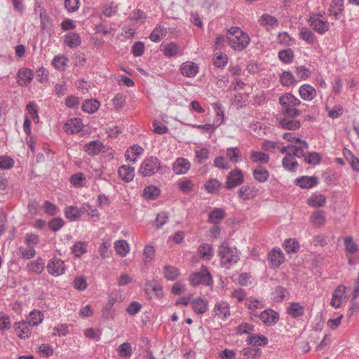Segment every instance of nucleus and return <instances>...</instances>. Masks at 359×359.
<instances>
[{
  "instance_id": "26",
  "label": "nucleus",
  "mask_w": 359,
  "mask_h": 359,
  "mask_svg": "<svg viewBox=\"0 0 359 359\" xmlns=\"http://www.w3.org/2000/svg\"><path fill=\"white\" fill-rule=\"evenodd\" d=\"M119 177L126 182L133 181L135 177L134 168L133 167L123 165L118 170Z\"/></svg>"
},
{
  "instance_id": "56",
  "label": "nucleus",
  "mask_w": 359,
  "mask_h": 359,
  "mask_svg": "<svg viewBox=\"0 0 359 359\" xmlns=\"http://www.w3.org/2000/svg\"><path fill=\"white\" fill-rule=\"evenodd\" d=\"M114 248L118 255L121 257L126 256L129 252V245L126 241H117L114 243Z\"/></svg>"
},
{
  "instance_id": "24",
  "label": "nucleus",
  "mask_w": 359,
  "mask_h": 359,
  "mask_svg": "<svg viewBox=\"0 0 359 359\" xmlns=\"http://www.w3.org/2000/svg\"><path fill=\"white\" fill-rule=\"evenodd\" d=\"M64 43L71 48H76L81 43V36L78 33L69 32L64 36Z\"/></svg>"
},
{
  "instance_id": "57",
  "label": "nucleus",
  "mask_w": 359,
  "mask_h": 359,
  "mask_svg": "<svg viewBox=\"0 0 359 359\" xmlns=\"http://www.w3.org/2000/svg\"><path fill=\"white\" fill-rule=\"evenodd\" d=\"M299 38L305 41L308 44H312L316 40L314 34L306 27H302L299 32Z\"/></svg>"
},
{
  "instance_id": "64",
  "label": "nucleus",
  "mask_w": 359,
  "mask_h": 359,
  "mask_svg": "<svg viewBox=\"0 0 359 359\" xmlns=\"http://www.w3.org/2000/svg\"><path fill=\"white\" fill-rule=\"evenodd\" d=\"M39 236L36 233H27L25 236V243L27 247L34 248L39 243Z\"/></svg>"
},
{
  "instance_id": "2",
  "label": "nucleus",
  "mask_w": 359,
  "mask_h": 359,
  "mask_svg": "<svg viewBox=\"0 0 359 359\" xmlns=\"http://www.w3.org/2000/svg\"><path fill=\"white\" fill-rule=\"evenodd\" d=\"M218 255L220 257L221 266L227 269L240 259L237 249L229 246L226 242H223L219 247Z\"/></svg>"
},
{
  "instance_id": "63",
  "label": "nucleus",
  "mask_w": 359,
  "mask_h": 359,
  "mask_svg": "<svg viewBox=\"0 0 359 359\" xmlns=\"http://www.w3.org/2000/svg\"><path fill=\"white\" fill-rule=\"evenodd\" d=\"M345 250L351 254H354L358 251V245L353 241V237L346 236L344 239Z\"/></svg>"
},
{
  "instance_id": "16",
  "label": "nucleus",
  "mask_w": 359,
  "mask_h": 359,
  "mask_svg": "<svg viewBox=\"0 0 359 359\" xmlns=\"http://www.w3.org/2000/svg\"><path fill=\"white\" fill-rule=\"evenodd\" d=\"M190 168V162L182 157L177 158L172 164V170L176 175L185 174L189 171Z\"/></svg>"
},
{
  "instance_id": "29",
  "label": "nucleus",
  "mask_w": 359,
  "mask_h": 359,
  "mask_svg": "<svg viewBox=\"0 0 359 359\" xmlns=\"http://www.w3.org/2000/svg\"><path fill=\"white\" fill-rule=\"evenodd\" d=\"M225 216L226 213L224 210L220 208H215L209 213L208 221L210 223L218 224L222 221Z\"/></svg>"
},
{
  "instance_id": "22",
  "label": "nucleus",
  "mask_w": 359,
  "mask_h": 359,
  "mask_svg": "<svg viewBox=\"0 0 359 359\" xmlns=\"http://www.w3.org/2000/svg\"><path fill=\"white\" fill-rule=\"evenodd\" d=\"M301 98L305 101H311L316 96V90L310 84H303L299 88Z\"/></svg>"
},
{
  "instance_id": "44",
  "label": "nucleus",
  "mask_w": 359,
  "mask_h": 359,
  "mask_svg": "<svg viewBox=\"0 0 359 359\" xmlns=\"http://www.w3.org/2000/svg\"><path fill=\"white\" fill-rule=\"evenodd\" d=\"M140 348L142 350V353H140L139 356L143 354L144 358L149 359H154L152 355V352L150 351L149 340L147 337H142L139 344Z\"/></svg>"
},
{
  "instance_id": "34",
  "label": "nucleus",
  "mask_w": 359,
  "mask_h": 359,
  "mask_svg": "<svg viewBox=\"0 0 359 359\" xmlns=\"http://www.w3.org/2000/svg\"><path fill=\"white\" fill-rule=\"evenodd\" d=\"M155 255V249L154 246L147 245L145 246L143 252V268L148 269L149 264L153 260Z\"/></svg>"
},
{
  "instance_id": "4",
  "label": "nucleus",
  "mask_w": 359,
  "mask_h": 359,
  "mask_svg": "<svg viewBox=\"0 0 359 359\" xmlns=\"http://www.w3.org/2000/svg\"><path fill=\"white\" fill-rule=\"evenodd\" d=\"M188 280L193 287H196L199 285L212 286L214 283L212 276L205 266H202L198 271L191 272L189 276Z\"/></svg>"
},
{
  "instance_id": "43",
  "label": "nucleus",
  "mask_w": 359,
  "mask_h": 359,
  "mask_svg": "<svg viewBox=\"0 0 359 359\" xmlns=\"http://www.w3.org/2000/svg\"><path fill=\"white\" fill-rule=\"evenodd\" d=\"M100 104L97 100H86L82 104V109L88 114L95 113L100 107Z\"/></svg>"
},
{
  "instance_id": "49",
  "label": "nucleus",
  "mask_w": 359,
  "mask_h": 359,
  "mask_svg": "<svg viewBox=\"0 0 359 359\" xmlns=\"http://www.w3.org/2000/svg\"><path fill=\"white\" fill-rule=\"evenodd\" d=\"M179 270L172 266L165 265L163 267V276L168 280H175L179 276Z\"/></svg>"
},
{
  "instance_id": "46",
  "label": "nucleus",
  "mask_w": 359,
  "mask_h": 359,
  "mask_svg": "<svg viewBox=\"0 0 359 359\" xmlns=\"http://www.w3.org/2000/svg\"><path fill=\"white\" fill-rule=\"evenodd\" d=\"M280 82L283 86H290L297 82L294 76L290 71H284L280 75Z\"/></svg>"
},
{
  "instance_id": "32",
  "label": "nucleus",
  "mask_w": 359,
  "mask_h": 359,
  "mask_svg": "<svg viewBox=\"0 0 359 359\" xmlns=\"http://www.w3.org/2000/svg\"><path fill=\"white\" fill-rule=\"evenodd\" d=\"M253 177L259 183L266 182L269 177V172L266 168L257 166L252 171Z\"/></svg>"
},
{
  "instance_id": "41",
  "label": "nucleus",
  "mask_w": 359,
  "mask_h": 359,
  "mask_svg": "<svg viewBox=\"0 0 359 359\" xmlns=\"http://www.w3.org/2000/svg\"><path fill=\"white\" fill-rule=\"evenodd\" d=\"M283 248L287 253L292 254L297 252L300 248V245L296 239L287 238L284 241Z\"/></svg>"
},
{
  "instance_id": "36",
  "label": "nucleus",
  "mask_w": 359,
  "mask_h": 359,
  "mask_svg": "<svg viewBox=\"0 0 359 359\" xmlns=\"http://www.w3.org/2000/svg\"><path fill=\"white\" fill-rule=\"evenodd\" d=\"M282 165L285 170L290 172L296 171L299 166L297 161L290 154H287V156L283 158Z\"/></svg>"
},
{
  "instance_id": "54",
  "label": "nucleus",
  "mask_w": 359,
  "mask_h": 359,
  "mask_svg": "<svg viewBox=\"0 0 359 359\" xmlns=\"http://www.w3.org/2000/svg\"><path fill=\"white\" fill-rule=\"evenodd\" d=\"M215 110L216 111V115L212 125L215 127L216 130L223 123L224 119V113L221 107V104L218 103L215 104Z\"/></svg>"
},
{
  "instance_id": "5",
  "label": "nucleus",
  "mask_w": 359,
  "mask_h": 359,
  "mask_svg": "<svg viewBox=\"0 0 359 359\" xmlns=\"http://www.w3.org/2000/svg\"><path fill=\"white\" fill-rule=\"evenodd\" d=\"M160 168V160L156 156H151L144 160L138 172L143 177H148L154 175Z\"/></svg>"
},
{
  "instance_id": "3",
  "label": "nucleus",
  "mask_w": 359,
  "mask_h": 359,
  "mask_svg": "<svg viewBox=\"0 0 359 359\" xmlns=\"http://www.w3.org/2000/svg\"><path fill=\"white\" fill-rule=\"evenodd\" d=\"M279 104L283 107L282 114L291 117H297L301 111L296 107L301 104V101L292 93H285L278 99Z\"/></svg>"
},
{
  "instance_id": "21",
  "label": "nucleus",
  "mask_w": 359,
  "mask_h": 359,
  "mask_svg": "<svg viewBox=\"0 0 359 359\" xmlns=\"http://www.w3.org/2000/svg\"><path fill=\"white\" fill-rule=\"evenodd\" d=\"M104 149V146L100 140L90 141L84 146V151L90 156L98 155Z\"/></svg>"
},
{
  "instance_id": "48",
  "label": "nucleus",
  "mask_w": 359,
  "mask_h": 359,
  "mask_svg": "<svg viewBox=\"0 0 359 359\" xmlns=\"http://www.w3.org/2000/svg\"><path fill=\"white\" fill-rule=\"evenodd\" d=\"M200 257L204 260H210L213 256V248L209 244H203L198 248Z\"/></svg>"
},
{
  "instance_id": "20",
  "label": "nucleus",
  "mask_w": 359,
  "mask_h": 359,
  "mask_svg": "<svg viewBox=\"0 0 359 359\" xmlns=\"http://www.w3.org/2000/svg\"><path fill=\"white\" fill-rule=\"evenodd\" d=\"M318 180L316 176H302L295 180V184L302 189H311L318 184Z\"/></svg>"
},
{
  "instance_id": "9",
  "label": "nucleus",
  "mask_w": 359,
  "mask_h": 359,
  "mask_svg": "<svg viewBox=\"0 0 359 359\" xmlns=\"http://www.w3.org/2000/svg\"><path fill=\"white\" fill-rule=\"evenodd\" d=\"M144 290L149 298H152L154 296L160 299L163 296L162 286L156 280H147Z\"/></svg>"
},
{
  "instance_id": "19",
  "label": "nucleus",
  "mask_w": 359,
  "mask_h": 359,
  "mask_svg": "<svg viewBox=\"0 0 359 359\" xmlns=\"http://www.w3.org/2000/svg\"><path fill=\"white\" fill-rule=\"evenodd\" d=\"M213 311L216 316L225 320L230 316L229 304L226 302H217Z\"/></svg>"
},
{
  "instance_id": "58",
  "label": "nucleus",
  "mask_w": 359,
  "mask_h": 359,
  "mask_svg": "<svg viewBox=\"0 0 359 359\" xmlns=\"http://www.w3.org/2000/svg\"><path fill=\"white\" fill-rule=\"evenodd\" d=\"M26 109L33 121L35 123H39V117L38 114V107L36 104L34 102H29L26 107Z\"/></svg>"
},
{
  "instance_id": "62",
  "label": "nucleus",
  "mask_w": 359,
  "mask_h": 359,
  "mask_svg": "<svg viewBox=\"0 0 359 359\" xmlns=\"http://www.w3.org/2000/svg\"><path fill=\"white\" fill-rule=\"evenodd\" d=\"M228 60V56L224 53H219L212 59L214 65L220 69H224L226 66Z\"/></svg>"
},
{
  "instance_id": "53",
  "label": "nucleus",
  "mask_w": 359,
  "mask_h": 359,
  "mask_svg": "<svg viewBox=\"0 0 359 359\" xmlns=\"http://www.w3.org/2000/svg\"><path fill=\"white\" fill-rule=\"evenodd\" d=\"M326 198L323 194H314L309 200L308 204L313 208H320L325 205Z\"/></svg>"
},
{
  "instance_id": "25",
  "label": "nucleus",
  "mask_w": 359,
  "mask_h": 359,
  "mask_svg": "<svg viewBox=\"0 0 359 359\" xmlns=\"http://www.w3.org/2000/svg\"><path fill=\"white\" fill-rule=\"evenodd\" d=\"M269 342L266 337L261 334H250L246 339V343L252 346H266Z\"/></svg>"
},
{
  "instance_id": "23",
  "label": "nucleus",
  "mask_w": 359,
  "mask_h": 359,
  "mask_svg": "<svg viewBox=\"0 0 359 359\" xmlns=\"http://www.w3.org/2000/svg\"><path fill=\"white\" fill-rule=\"evenodd\" d=\"M191 304L193 311L197 314H203L208 309V302L201 297L192 299Z\"/></svg>"
},
{
  "instance_id": "52",
  "label": "nucleus",
  "mask_w": 359,
  "mask_h": 359,
  "mask_svg": "<svg viewBox=\"0 0 359 359\" xmlns=\"http://www.w3.org/2000/svg\"><path fill=\"white\" fill-rule=\"evenodd\" d=\"M311 222L316 226H323L325 223V213L323 210H316L311 216Z\"/></svg>"
},
{
  "instance_id": "35",
  "label": "nucleus",
  "mask_w": 359,
  "mask_h": 359,
  "mask_svg": "<svg viewBox=\"0 0 359 359\" xmlns=\"http://www.w3.org/2000/svg\"><path fill=\"white\" fill-rule=\"evenodd\" d=\"M198 72V67L194 62H186L181 67L182 74L187 77H194Z\"/></svg>"
},
{
  "instance_id": "39",
  "label": "nucleus",
  "mask_w": 359,
  "mask_h": 359,
  "mask_svg": "<svg viewBox=\"0 0 359 359\" xmlns=\"http://www.w3.org/2000/svg\"><path fill=\"white\" fill-rule=\"evenodd\" d=\"M162 51L166 57L170 58L175 57L178 54L180 47L177 43L170 42L163 46Z\"/></svg>"
},
{
  "instance_id": "55",
  "label": "nucleus",
  "mask_w": 359,
  "mask_h": 359,
  "mask_svg": "<svg viewBox=\"0 0 359 359\" xmlns=\"http://www.w3.org/2000/svg\"><path fill=\"white\" fill-rule=\"evenodd\" d=\"M278 58L285 64H290L293 61L294 53L291 48L281 50L278 52Z\"/></svg>"
},
{
  "instance_id": "47",
  "label": "nucleus",
  "mask_w": 359,
  "mask_h": 359,
  "mask_svg": "<svg viewBox=\"0 0 359 359\" xmlns=\"http://www.w3.org/2000/svg\"><path fill=\"white\" fill-rule=\"evenodd\" d=\"M43 317L42 312L34 310L29 313L27 322L31 326H37L42 323Z\"/></svg>"
},
{
  "instance_id": "28",
  "label": "nucleus",
  "mask_w": 359,
  "mask_h": 359,
  "mask_svg": "<svg viewBox=\"0 0 359 359\" xmlns=\"http://www.w3.org/2000/svg\"><path fill=\"white\" fill-rule=\"evenodd\" d=\"M305 309L299 302L290 303L287 309V313L294 318H298L304 315Z\"/></svg>"
},
{
  "instance_id": "51",
  "label": "nucleus",
  "mask_w": 359,
  "mask_h": 359,
  "mask_svg": "<svg viewBox=\"0 0 359 359\" xmlns=\"http://www.w3.org/2000/svg\"><path fill=\"white\" fill-rule=\"evenodd\" d=\"M160 193V189L157 187L149 185L144 188L143 196L146 199L154 200L159 196Z\"/></svg>"
},
{
  "instance_id": "13",
  "label": "nucleus",
  "mask_w": 359,
  "mask_h": 359,
  "mask_svg": "<svg viewBox=\"0 0 359 359\" xmlns=\"http://www.w3.org/2000/svg\"><path fill=\"white\" fill-rule=\"evenodd\" d=\"M34 78V72L29 68H21L17 74L18 83L20 86H27Z\"/></svg>"
},
{
  "instance_id": "6",
  "label": "nucleus",
  "mask_w": 359,
  "mask_h": 359,
  "mask_svg": "<svg viewBox=\"0 0 359 359\" xmlns=\"http://www.w3.org/2000/svg\"><path fill=\"white\" fill-rule=\"evenodd\" d=\"M321 14H313L309 17L308 22L311 28L318 34L323 35L330 29V23L320 19Z\"/></svg>"
},
{
  "instance_id": "27",
  "label": "nucleus",
  "mask_w": 359,
  "mask_h": 359,
  "mask_svg": "<svg viewBox=\"0 0 359 359\" xmlns=\"http://www.w3.org/2000/svg\"><path fill=\"white\" fill-rule=\"evenodd\" d=\"M45 268V261L41 257H38L36 260L29 262L27 264V269L29 273L41 274Z\"/></svg>"
},
{
  "instance_id": "40",
  "label": "nucleus",
  "mask_w": 359,
  "mask_h": 359,
  "mask_svg": "<svg viewBox=\"0 0 359 359\" xmlns=\"http://www.w3.org/2000/svg\"><path fill=\"white\" fill-rule=\"evenodd\" d=\"M345 287L343 285H339L334 291L330 302V305L334 308H339L341 304V293L344 292Z\"/></svg>"
},
{
  "instance_id": "61",
  "label": "nucleus",
  "mask_w": 359,
  "mask_h": 359,
  "mask_svg": "<svg viewBox=\"0 0 359 359\" xmlns=\"http://www.w3.org/2000/svg\"><path fill=\"white\" fill-rule=\"evenodd\" d=\"M194 183L188 178L182 179L179 183L178 187L184 194H189L194 191Z\"/></svg>"
},
{
  "instance_id": "37",
  "label": "nucleus",
  "mask_w": 359,
  "mask_h": 359,
  "mask_svg": "<svg viewBox=\"0 0 359 359\" xmlns=\"http://www.w3.org/2000/svg\"><path fill=\"white\" fill-rule=\"evenodd\" d=\"M250 159L254 163L266 164L269 163L270 157L269 154L264 152L252 150L250 152Z\"/></svg>"
},
{
  "instance_id": "1",
  "label": "nucleus",
  "mask_w": 359,
  "mask_h": 359,
  "mask_svg": "<svg viewBox=\"0 0 359 359\" xmlns=\"http://www.w3.org/2000/svg\"><path fill=\"white\" fill-rule=\"evenodd\" d=\"M229 46L235 51H243L250 44V36L239 27L233 26L226 33Z\"/></svg>"
},
{
  "instance_id": "30",
  "label": "nucleus",
  "mask_w": 359,
  "mask_h": 359,
  "mask_svg": "<svg viewBox=\"0 0 359 359\" xmlns=\"http://www.w3.org/2000/svg\"><path fill=\"white\" fill-rule=\"evenodd\" d=\"M79 208L76 205L67 206L64 210L65 217L70 222L78 221L81 218Z\"/></svg>"
},
{
  "instance_id": "7",
  "label": "nucleus",
  "mask_w": 359,
  "mask_h": 359,
  "mask_svg": "<svg viewBox=\"0 0 359 359\" xmlns=\"http://www.w3.org/2000/svg\"><path fill=\"white\" fill-rule=\"evenodd\" d=\"M46 267L48 273L55 277L64 274L66 271L64 261L55 257L48 261Z\"/></svg>"
},
{
  "instance_id": "14",
  "label": "nucleus",
  "mask_w": 359,
  "mask_h": 359,
  "mask_svg": "<svg viewBox=\"0 0 359 359\" xmlns=\"http://www.w3.org/2000/svg\"><path fill=\"white\" fill-rule=\"evenodd\" d=\"M13 327L16 334L19 338L25 339L30 337L31 325L28 323L27 321L22 320L20 322H15L13 325Z\"/></svg>"
},
{
  "instance_id": "38",
  "label": "nucleus",
  "mask_w": 359,
  "mask_h": 359,
  "mask_svg": "<svg viewBox=\"0 0 359 359\" xmlns=\"http://www.w3.org/2000/svg\"><path fill=\"white\" fill-rule=\"evenodd\" d=\"M222 187V183L215 178L209 179L204 184V188L209 194H217Z\"/></svg>"
},
{
  "instance_id": "18",
  "label": "nucleus",
  "mask_w": 359,
  "mask_h": 359,
  "mask_svg": "<svg viewBox=\"0 0 359 359\" xmlns=\"http://www.w3.org/2000/svg\"><path fill=\"white\" fill-rule=\"evenodd\" d=\"M258 23L267 30L269 29H273L279 25L278 19L268 13L262 14L258 19Z\"/></svg>"
},
{
  "instance_id": "42",
  "label": "nucleus",
  "mask_w": 359,
  "mask_h": 359,
  "mask_svg": "<svg viewBox=\"0 0 359 359\" xmlns=\"http://www.w3.org/2000/svg\"><path fill=\"white\" fill-rule=\"evenodd\" d=\"M226 155L229 160L233 163H237L242 159L241 152L237 147L227 148Z\"/></svg>"
},
{
  "instance_id": "11",
  "label": "nucleus",
  "mask_w": 359,
  "mask_h": 359,
  "mask_svg": "<svg viewBox=\"0 0 359 359\" xmlns=\"http://www.w3.org/2000/svg\"><path fill=\"white\" fill-rule=\"evenodd\" d=\"M83 124L80 118H69L64 126V130L67 134L79 133L83 130Z\"/></svg>"
},
{
  "instance_id": "59",
  "label": "nucleus",
  "mask_w": 359,
  "mask_h": 359,
  "mask_svg": "<svg viewBox=\"0 0 359 359\" xmlns=\"http://www.w3.org/2000/svg\"><path fill=\"white\" fill-rule=\"evenodd\" d=\"M322 158L318 152H308L304 156V162L310 165H318L321 162Z\"/></svg>"
},
{
  "instance_id": "10",
  "label": "nucleus",
  "mask_w": 359,
  "mask_h": 359,
  "mask_svg": "<svg viewBox=\"0 0 359 359\" xmlns=\"http://www.w3.org/2000/svg\"><path fill=\"white\" fill-rule=\"evenodd\" d=\"M253 316L259 317L263 323L267 326L275 325L279 320V313L271 309H265L259 315L255 313Z\"/></svg>"
},
{
  "instance_id": "12",
  "label": "nucleus",
  "mask_w": 359,
  "mask_h": 359,
  "mask_svg": "<svg viewBox=\"0 0 359 359\" xmlns=\"http://www.w3.org/2000/svg\"><path fill=\"white\" fill-rule=\"evenodd\" d=\"M296 117L284 116L283 118H278L279 126L285 130H296L301 126L299 121L295 119Z\"/></svg>"
},
{
  "instance_id": "15",
  "label": "nucleus",
  "mask_w": 359,
  "mask_h": 359,
  "mask_svg": "<svg viewBox=\"0 0 359 359\" xmlns=\"http://www.w3.org/2000/svg\"><path fill=\"white\" fill-rule=\"evenodd\" d=\"M344 10V0H332L327 12L330 16H332L335 20H339Z\"/></svg>"
},
{
  "instance_id": "45",
  "label": "nucleus",
  "mask_w": 359,
  "mask_h": 359,
  "mask_svg": "<svg viewBox=\"0 0 359 359\" xmlns=\"http://www.w3.org/2000/svg\"><path fill=\"white\" fill-rule=\"evenodd\" d=\"M167 34V29L163 25H157L149 35V39L154 42L159 41Z\"/></svg>"
},
{
  "instance_id": "31",
  "label": "nucleus",
  "mask_w": 359,
  "mask_h": 359,
  "mask_svg": "<svg viewBox=\"0 0 359 359\" xmlns=\"http://www.w3.org/2000/svg\"><path fill=\"white\" fill-rule=\"evenodd\" d=\"M240 353L243 356V359H258L262 351L257 347H246L243 348Z\"/></svg>"
},
{
  "instance_id": "33",
  "label": "nucleus",
  "mask_w": 359,
  "mask_h": 359,
  "mask_svg": "<svg viewBox=\"0 0 359 359\" xmlns=\"http://www.w3.org/2000/svg\"><path fill=\"white\" fill-rule=\"evenodd\" d=\"M88 244L84 241H77L72 247L71 250L74 257L80 258L82 255L88 252Z\"/></svg>"
},
{
  "instance_id": "50",
  "label": "nucleus",
  "mask_w": 359,
  "mask_h": 359,
  "mask_svg": "<svg viewBox=\"0 0 359 359\" xmlns=\"http://www.w3.org/2000/svg\"><path fill=\"white\" fill-rule=\"evenodd\" d=\"M86 176L83 172H77L71 175L69 182L75 187H83L85 186Z\"/></svg>"
},
{
  "instance_id": "17",
  "label": "nucleus",
  "mask_w": 359,
  "mask_h": 359,
  "mask_svg": "<svg viewBox=\"0 0 359 359\" xmlns=\"http://www.w3.org/2000/svg\"><path fill=\"white\" fill-rule=\"evenodd\" d=\"M268 259L273 268H278L285 260V256L280 248H273L268 256Z\"/></svg>"
},
{
  "instance_id": "60",
  "label": "nucleus",
  "mask_w": 359,
  "mask_h": 359,
  "mask_svg": "<svg viewBox=\"0 0 359 359\" xmlns=\"http://www.w3.org/2000/svg\"><path fill=\"white\" fill-rule=\"evenodd\" d=\"M41 28L48 34L53 30V24L50 18L48 15H40Z\"/></svg>"
},
{
  "instance_id": "8",
  "label": "nucleus",
  "mask_w": 359,
  "mask_h": 359,
  "mask_svg": "<svg viewBox=\"0 0 359 359\" xmlns=\"http://www.w3.org/2000/svg\"><path fill=\"white\" fill-rule=\"evenodd\" d=\"M243 182V174L239 168H236L228 174L225 187L230 190L242 184Z\"/></svg>"
}]
</instances>
